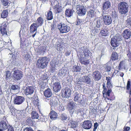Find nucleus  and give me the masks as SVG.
Segmentation results:
<instances>
[{
  "mask_svg": "<svg viewBox=\"0 0 131 131\" xmlns=\"http://www.w3.org/2000/svg\"><path fill=\"white\" fill-rule=\"evenodd\" d=\"M107 89L105 88L103 91V96L104 97H106L108 100L110 101H112L114 100L115 99V96L114 95H111V97H110V95L111 94V92H112L111 89H108L107 91Z\"/></svg>",
  "mask_w": 131,
  "mask_h": 131,
  "instance_id": "obj_9",
  "label": "nucleus"
},
{
  "mask_svg": "<svg viewBox=\"0 0 131 131\" xmlns=\"http://www.w3.org/2000/svg\"><path fill=\"white\" fill-rule=\"evenodd\" d=\"M113 38L118 42V41L122 40V38L121 35L117 34H116L115 36Z\"/></svg>",
  "mask_w": 131,
  "mask_h": 131,
  "instance_id": "obj_39",
  "label": "nucleus"
},
{
  "mask_svg": "<svg viewBox=\"0 0 131 131\" xmlns=\"http://www.w3.org/2000/svg\"><path fill=\"white\" fill-rule=\"evenodd\" d=\"M130 128L128 126H125L123 128V131H129Z\"/></svg>",
  "mask_w": 131,
  "mask_h": 131,
  "instance_id": "obj_53",
  "label": "nucleus"
},
{
  "mask_svg": "<svg viewBox=\"0 0 131 131\" xmlns=\"http://www.w3.org/2000/svg\"><path fill=\"white\" fill-rule=\"evenodd\" d=\"M127 24L128 25L131 27V19L128 20Z\"/></svg>",
  "mask_w": 131,
  "mask_h": 131,
  "instance_id": "obj_62",
  "label": "nucleus"
},
{
  "mask_svg": "<svg viewBox=\"0 0 131 131\" xmlns=\"http://www.w3.org/2000/svg\"><path fill=\"white\" fill-rule=\"evenodd\" d=\"M58 100L56 97H51L50 99L49 104L51 107L56 106L58 105Z\"/></svg>",
  "mask_w": 131,
  "mask_h": 131,
  "instance_id": "obj_15",
  "label": "nucleus"
},
{
  "mask_svg": "<svg viewBox=\"0 0 131 131\" xmlns=\"http://www.w3.org/2000/svg\"><path fill=\"white\" fill-rule=\"evenodd\" d=\"M9 126L6 119L2 120L0 122V131H5L8 128Z\"/></svg>",
  "mask_w": 131,
  "mask_h": 131,
  "instance_id": "obj_12",
  "label": "nucleus"
},
{
  "mask_svg": "<svg viewBox=\"0 0 131 131\" xmlns=\"http://www.w3.org/2000/svg\"><path fill=\"white\" fill-rule=\"evenodd\" d=\"M75 104L73 101H69L68 104V108L70 110L73 109L75 106Z\"/></svg>",
  "mask_w": 131,
  "mask_h": 131,
  "instance_id": "obj_33",
  "label": "nucleus"
},
{
  "mask_svg": "<svg viewBox=\"0 0 131 131\" xmlns=\"http://www.w3.org/2000/svg\"><path fill=\"white\" fill-rule=\"evenodd\" d=\"M24 131H34L30 127H26L24 129Z\"/></svg>",
  "mask_w": 131,
  "mask_h": 131,
  "instance_id": "obj_56",
  "label": "nucleus"
},
{
  "mask_svg": "<svg viewBox=\"0 0 131 131\" xmlns=\"http://www.w3.org/2000/svg\"><path fill=\"white\" fill-rule=\"evenodd\" d=\"M31 115L32 119H38L39 117L38 114L36 111H32L31 113Z\"/></svg>",
  "mask_w": 131,
  "mask_h": 131,
  "instance_id": "obj_38",
  "label": "nucleus"
},
{
  "mask_svg": "<svg viewBox=\"0 0 131 131\" xmlns=\"http://www.w3.org/2000/svg\"><path fill=\"white\" fill-rule=\"evenodd\" d=\"M6 78L7 79H8L9 78L11 75V74L9 71H6Z\"/></svg>",
  "mask_w": 131,
  "mask_h": 131,
  "instance_id": "obj_45",
  "label": "nucleus"
},
{
  "mask_svg": "<svg viewBox=\"0 0 131 131\" xmlns=\"http://www.w3.org/2000/svg\"><path fill=\"white\" fill-rule=\"evenodd\" d=\"M8 23L7 21H4L1 25L0 28V31L1 34L3 36H7V32L8 31Z\"/></svg>",
  "mask_w": 131,
  "mask_h": 131,
  "instance_id": "obj_8",
  "label": "nucleus"
},
{
  "mask_svg": "<svg viewBox=\"0 0 131 131\" xmlns=\"http://www.w3.org/2000/svg\"><path fill=\"white\" fill-rule=\"evenodd\" d=\"M124 61H122L119 63V66L117 67V69L119 70H121L122 66H123L124 64Z\"/></svg>",
  "mask_w": 131,
  "mask_h": 131,
  "instance_id": "obj_47",
  "label": "nucleus"
},
{
  "mask_svg": "<svg viewBox=\"0 0 131 131\" xmlns=\"http://www.w3.org/2000/svg\"><path fill=\"white\" fill-rule=\"evenodd\" d=\"M79 52L80 57L79 58V61L81 63L87 66L89 63V60H85V59L89 58L90 51L86 46L81 47L79 49Z\"/></svg>",
  "mask_w": 131,
  "mask_h": 131,
  "instance_id": "obj_2",
  "label": "nucleus"
},
{
  "mask_svg": "<svg viewBox=\"0 0 131 131\" xmlns=\"http://www.w3.org/2000/svg\"><path fill=\"white\" fill-rule=\"evenodd\" d=\"M106 86L107 88L108 89H111V88L112 86V82L109 83H107Z\"/></svg>",
  "mask_w": 131,
  "mask_h": 131,
  "instance_id": "obj_50",
  "label": "nucleus"
},
{
  "mask_svg": "<svg viewBox=\"0 0 131 131\" xmlns=\"http://www.w3.org/2000/svg\"><path fill=\"white\" fill-rule=\"evenodd\" d=\"M24 59L26 61H30V55L28 53H27L24 55Z\"/></svg>",
  "mask_w": 131,
  "mask_h": 131,
  "instance_id": "obj_42",
  "label": "nucleus"
},
{
  "mask_svg": "<svg viewBox=\"0 0 131 131\" xmlns=\"http://www.w3.org/2000/svg\"><path fill=\"white\" fill-rule=\"evenodd\" d=\"M34 88L32 86H28L25 90V93L26 95L32 94L34 91Z\"/></svg>",
  "mask_w": 131,
  "mask_h": 131,
  "instance_id": "obj_18",
  "label": "nucleus"
},
{
  "mask_svg": "<svg viewBox=\"0 0 131 131\" xmlns=\"http://www.w3.org/2000/svg\"><path fill=\"white\" fill-rule=\"evenodd\" d=\"M9 127L8 129V131H14V130L13 127L9 125Z\"/></svg>",
  "mask_w": 131,
  "mask_h": 131,
  "instance_id": "obj_60",
  "label": "nucleus"
},
{
  "mask_svg": "<svg viewBox=\"0 0 131 131\" xmlns=\"http://www.w3.org/2000/svg\"><path fill=\"white\" fill-rule=\"evenodd\" d=\"M106 80L107 81V83H109L111 82V78L110 77H106Z\"/></svg>",
  "mask_w": 131,
  "mask_h": 131,
  "instance_id": "obj_52",
  "label": "nucleus"
},
{
  "mask_svg": "<svg viewBox=\"0 0 131 131\" xmlns=\"http://www.w3.org/2000/svg\"><path fill=\"white\" fill-rule=\"evenodd\" d=\"M96 13L93 9H90L87 12V16L90 18H93L96 15Z\"/></svg>",
  "mask_w": 131,
  "mask_h": 131,
  "instance_id": "obj_26",
  "label": "nucleus"
},
{
  "mask_svg": "<svg viewBox=\"0 0 131 131\" xmlns=\"http://www.w3.org/2000/svg\"><path fill=\"white\" fill-rule=\"evenodd\" d=\"M82 112V110L81 108H79L75 111V113L77 114H78L80 113H81Z\"/></svg>",
  "mask_w": 131,
  "mask_h": 131,
  "instance_id": "obj_57",
  "label": "nucleus"
},
{
  "mask_svg": "<svg viewBox=\"0 0 131 131\" xmlns=\"http://www.w3.org/2000/svg\"><path fill=\"white\" fill-rule=\"evenodd\" d=\"M100 29L97 28L95 27L94 29L93 30V31H94V33L96 34L99 31Z\"/></svg>",
  "mask_w": 131,
  "mask_h": 131,
  "instance_id": "obj_55",
  "label": "nucleus"
},
{
  "mask_svg": "<svg viewBox=\"0 0 131 131\" xmlns=\"http://www.w3.org/2000/svg\"><path fill=\"white\" fill-rule=\"evenodd\" d=\"M2 5L4 6H8L10 3L9 0H1Z\"/></svg>",
  "mask_w": 131,
  "mask_h": 131,
  "instance_id": "obj_34",
  "label": "nucleus"
},
{
  "mask_svg": "<svg viewBox=\"0 0 131 131\" xmlns=\"http://www.w3.org/2000/svg\"><path fill=\"white\" fill-rule=\"evenodd\" d=\"M35 121L32 120L31 118L29 117L26 120V123L29 126H33L34 124Z\"/></svg>",
  "mask_w": 131,
  "mask_h": 131,
  "instance_id": "obj_36",
  "label": "nucleus"
},
{
  "mask_svg": "<svg viewBox=\"0 0 131 131\" xmlns=\"http://www.w3.org/2000/svg\"><path fill=\"white\" fill-rule=\"evenodd\" d=\"M79 52L80 57L79 58V61L81 63L87 66L89 63V60H85V59L89 58L90 51L86 46L81 47L79 49Z\"/></svg>",
  "mask_w": 131,
  "mask_h": 131,
  "instance_id": "obj_1",
  "label": "nucleus"
},
{
  "mask_svg": "<svg viewBox=\"0 0 131 131\" xmlns=\"http://www.w3.org/2000/svg\"><path fill=\"white\" fill-rule=\"evenodd\" d=\"M24 100L25 98L23 97L16 95L14 98V104L17 105L21 104Z\"/></svg>",
  "mask_w": 131,
  "mask_h": 131,
  "instance_id": "obj_13",
  "label": "nucleus"
},
{
  "mask_svg": "<svg viewBox=\"0 0 131 131\" xmlns=\"http://www.w3.org/2000/svg\"><path fill=\"white\" fill-rule=\"evenodd\" d=\"M18 86L17 85H13L11 87V89L13 90H15L17 89Z\"/></svg>",
  "mask_w": 131,
  "mask_h": 131,
  "instance_id": "obj_49",
  "label": "nucleus"
},
{
  "mask_svg": "<svg viewBox=\"0 0 131 131\" xmlns=\"http://www.w3.org/2000/svg\"><path fill=\"white\" fill-rule=\"evenodd\" d=\"M53 7L54 12L56 13H59L61 12L62 11V6L59 5V3L56 4Z\"/></svg>",
  "mask_w": 131,
  "mask_h": 131,
  "instance_id": "obj_20",
  "label": "nucleus"
},
{
  "mask_svg": "<svg viewBox=\"0 0 131 131\" xmlns=\"http://www.w3.org/2000/svg\"><path fill=\"white\" fill-rule=\"evenodd\" d=\"M83 22V20L82 19L77 18L76 21V25H79L82 24Z\"/></svg>",
  "mask_w": 131,
  "mask_h": 131,
  "instance_id": "obj_44",
  "label": "nucleus"
},
{
  "mask_svg": "<svg viewBox=\"0 0 131 131\" xmlns=\"http://www.w3.org/2000/svg\"><path fill=\"white\" fill-rule=\"evenodd\" d=\"M127 56L128 58V60L129 62H131V52L129 49L128 53L127 54Z\"/></svg>",
  "mask_w": 131,
  "mask_h": 131,
  "instance_id": "obj_43",
  "label": "nucleus"
},
{
  "mask_svg": "<svg viewBox=\"0 0 131 131\" xmlns=\"http://www.w3.org/2000/svg\"><path fill=\"white\" fill-rule=\"evenodd\" d=\"M62 94L64 98H68L70 97L71 93V89L67 87L63 89L62 91Z\"/></svg>",
  "mask_w": 131,
  "mask_h": 131,
  "instance_id": "obj_14",
  "label": "nucleus"
},
{
  "mask_svg": "<svg viewBox=\"0 0 131 131\" xmlns=\"http://www.w3.org/2000/svg\"><path fill=\"white\" fill-rule=\"evenodd\" d=\"M73 71L74 72H79L81 70V68L79 66L75 65L73 67Z\"/></svg>",
  "mask_w": 131,
  "mask_h": 131,
  "instance_id": "obj_41",
  "label": "nucleus"
},
{
  "mask_svg": "<svg viewBox=\"0 0 131 131\" xmlns=\"http://www.w3.org/2000/svg\"><path fill=\"white\" fill-rule=\"evenodd\" d=\"M8 9H5L3 11L1 14V17L3 18H5L7 16L8 12Z\"/></svg>",
  "mask_w": 131,
  "mask_h": 131,
  "instance_id": "obj_32",
  "label": "nucleus"
},
{
  "mask_svg": "<svg viewBox=\"0 0 131 131\" xmlns=\"http://www.w3.org/2000/svg\"><path fill=\"white\" fill-rule=\"evenodd\" d=\"M61 88V86L59 82H55L53 84V91L55 92L59 91Z\"/></svg>",
  "mask_w": 131,
  "mask_h": 131,
  "instance_id": "obj_21",
  "label": "nucleus"
},
{
  "mask_svg": "<svg viewBox=\"0 0 131 131\" xmlns=\"http://www.w3.org/2000/svg\"><path fill=\"white\" fill-rule=\"evenodd\" d=\"M37 21L39 26H41L43 23L44 20L42 17H40L37 18Z\"/></svg>",
  "mask_w": 131,
  "mask_h": 131,
  "instance_id": "obj_35",
  "label": "nucleus"
},
{
  "mask_svg": "<svg viewBox=\"0 0 131 131\" xmlns=\"http://www.w3.org/2000/svg\"><path fill=\"white\" fill-rule=\"evenodd\" d=\"M50 118L52 120L56 119L58 117V114L57 113L54 111H51L49 114Z\"/></svg>",
  "mask_w": 131,
  "mask_h": 131,
  "instance_id": "obj_23",
  "label": "nucleus"
},
{
  "mask_svg": "<svg viewBox=\"0 0 131 131\" xmlns=\"http://www.w3.org/2000/svg\"><path fill=\"white\" fill-rule=\"evenodd\" d=\"M92 124L91 121L89 120L85 121L82 125L83 128L85 129H89L91 127Z\"/></svg>",
  "mask_w": 131,
  "mask_h": 131,
  "instance_id": "obj_17",
  "label": "nucleus"
},
{
  "mask_svg": "<svg viewBox=\"0 0 131 131\" xmlns=\"http://www.w3.org/2000/svg\"><path fill=\"white\" fill-rule=\"evenodd\" d=\"M80 97V96L79 94H76L74 96V100L75 102L78 101Z\"/></svg>",
  "mask_w": 131,
  "mask_h": 131,
  "instance_id": "obj_48",
  "label": "nucleus"
},
{
  "mask_svg": "<svg viewBox=\"0 0 131 131\" xmlns=\"http://www.w3.org/2000/svg\"><path fill=\"white\" fill-rule=\"evenodd\" d=\"M37 24L34 23L32 24L30 27V32L31 33H33L37 30Z\"/></svg>",
  "mask_w": 131,
  "mask_h": 131,
  "instance_id": "obj_27",
  "label": "nucleus"
},
{
  "mask_svg": "<svg viewBox=\"0 0 131 131\" xmlns=\"http://www.w3.org/2000/svg\"><path fill=\"white\" fill-rule=\"evenodd\" d=\"M74 11L73 9H66L65 12L66 16L68 17H70L72 16Z\"/></svg>",
  "mask_w": 131,
  "mask_h": 131,
  "instance_id": "obj_24",
  "label": "nucleus"
},
{
  "mask_svg": "<svg viewBox=\"0 0 131 131\" xmlns=\"http://www.w3.org/2000/svg\"><path fill=\"white\" fill-rule=\"evenodd\" d=\"M60 118L61 120L64 121L66 120L67 119V116L66 114H61Z\"/></svg>",
  "mask_w": 131,
  "mask_h": 131,
  "instance_id": "obj_46",
  "label": "nucleus"
},
{
  "mask_svg": "<svg viewBox=\"0 0 131 131\" xmlns=\"http://www.w3.org/2000/svg\"><path fill=\"white\" fill-rule=\"evenodd\" d=\"M63 48L62 46H61L58 48H57V50L59 51H61L63 50Z\"/></svg>",
  "mask_w": 131,
  "mask_h": 131,
  "instance_id": "obj_59",
  "label": "nucleus"
},
{
  "mask_svg": "<svg viewBox=\"0 0 131 131\" xmlns=\"http://www.w3.org/2000/svg\"><path fill=\"white\" fill-rule=\"evenodd\" d=\"M55 69V65H54V66L53 67H52L51 68V70L52 71H54Z\"/></svg>",
  "mask_w": 131,
  "mask_h": 131,
  "instance_id": "obj_64",
  "label": "nucleus"
},
{
  "mask_svg": "<svg viewBox=\"0 0 131 131\" xmlns=\"http://www.w3.org/2000/svg\"><path fill=\"white\" fill-rule=\"evenodd\" d=\"M93 78L95 81H98L100 80L102 77L101 73L99 71L95 70L92 74Z\"/></svg>",
  "mask_w": 131,
  "mask_h": 131,
  "instance_id": "obj_11",
  "label": "nucleus"
},
{
  "mask_svg": "<svg viewBox=\"0 0 131 131\" xmlns=\"http://www.w3.org/2000/svg\"><path fill=\"white\" fill-rule=\"evenodd\" d=\"M82 79L83 81L87 84H89L91 82L90 78L88 76H84L82 77Z\"/></svg>",
  "mask_w": 131,
  "mask_h": 131,
  "instance_id": "obj_31",
  "label": "nucleus"
},
{
  "mask_svg": "<svg viewBox=\"0 0 131 131\" xmlns=\"http://www.w3.org/2000/svg\"><path fill=\"white\" fill-rule=\"evenodd\" d=\"M48 78L46 74L42 75L38 81L39 86L41 89H44L48 83Z\"/></svg>",
  "mask_w": 131,
  "mask_h": 131,
  "instance_id": "obj_5",
  "label": "nucleus"
},
{
  "mask_svg": "<svg viewBox=\"0 0 131 131\" xmlns=\"http://www.w3.org/2000/svg\"><path fill=\"white\" fill-rule=\"evenodd\" d=\"M58 29L61 34L67 33L70 30V27L67 24L62 22L58 24L57 26Z\"/></svg>",
  "mask_w": 131,
  "mask_h": 131,
  "instance_id": "obj_4",
  "label": "nucleus"
},
{
  "mask_svg": "<svg viewBox=\"0 0 131 131\" xmlns=\"http://www.w3.org/2000/svg\"><path fill=\"white\" fill-rule=\"evenodd\" d=\"M52 81L53 82H56V81H57V80H58L57 77L54 75L52 77Z\"/></svg>",
  "mask_w": 131,
  "mask_h": 131,
  "instance_id": "obj_51",
  "label": "nucleus"
},
{
  "mask_svg": "<svg viewBox=\"0 0 131 131\" xmlns=\"http://www.w3.org/2000/svg\"><path fill=\"white\" fill-rule=\"evenodd\" d=\"M111 6V3L108 1H106L103 3L102 8L105 10L109 8Z\"/></svg>",
  "mask_w": 131,
  "mask_h": 131,
  "instance_id": "obj_25",
  "label": "nucleus"
},
{
  "mask_svg": "<svg viewBox=\"0 0 131 131\" xmlns=\"http://www.w3.org/2000/svg\"><path fill=\"white\" fill-rule=\"evenodd\" d=\"M123 35L124 38L127 39L129 38L131 35V32L128 29L125 30L123 33Z\"/></svg>",
  "mask_w": 131,
  "mask_h": 131,
  "instance_id": "obj_22",
  "label": "nucleus"
},
{
  "mask_svg": "<svg viewBox=\"0 0 131 131\" xmlns=\"http://www.w3.org/2000/svg\"><path fill=\"white\" fill-rule=\"evenodd\" d=\"M71 52V51L70 50L67 51L65 53V55L66 56H69Z\"/></svg>",
  "mask_w": 131,
  "mask_h": 131,
  "instance_id": "obj_61",
  "label": "nucleus"
},
{
  "mask_svg": "<svg viewBox=\"0 0 131 131\" xmlns=\"http://www.w3.org/2000/svg\"><path fill=\"white\" fill-rule=\"evenodd\" d=\"M8 43L5 42H3L1 43L2 46L0 47V48H2L3 47H5V45H6Z\"/></svg>",
  "mask_w": 131,
  "mask_h": 131,
  "instance_id": "obj_54",
  "label": "nucleus"
},
{
  "mask_svg": "<svg viewBox=\"0 0 131 131\" xmlns=\"http://www.w3.org/2000/svg\"><path fill=\"white\" fill-rule=\"evenodd\" d=\"M108 29L107 27H105L104 29L100 31L99 34L100 36H106L108 35Z\"/></svg>",
  "mask_w": 131,
  "mask_h": 131,
  "instance_id": "obj_19",
  "label": "nucleus"
},
{
  "mask_svg": "<svg viewBox=\"0 0 131 131\" xmlns=\"http://www.w3.org/2000/svg\"><path fill=\"white\" fill-rule=\"evenodd\" d=\"M103 20L105 24L107 25L111 24L112 21L111 17L107 15L103 16Z\"/></svg>",
  "mask_w": 131,
  "mask_h": 131,
  "instance_id": "obj_16",
  "label": "nucleus"
},
{
  "mask_svg": "<svg viewBox=\"0 0 131 131\" xmlns=\"http://www.w3.org/2000/svg\"><path fill=\"white\" fill-rule=\"evenodd\" d=\"M44 95L46 97H50L52 95L51 89L49 88L46 90L44 92Z\"/></svg>",
  "mask_w": 131,
  "mask_h": 131,
  "instance_id": "obj_28",
  "label": "nucleus"
},
{
  "mask_svg": "<svg viewBox=\"0 0 131 131\" xmlns=\"http://www.w3.org/2000/svg\"><path fill=\"white\" fill-rule=\"evenodd\" d=\"M111 43L112 46L114 47H116L119 45L118 42L113 38L111 39Z\"/></svg>",
  "mask_w": 131,
  "mask_h": 131,
  "instance_id": "obj_30",
  "label": "nucleus"
},
{
  "mask_svg": "<svg viewBox=\"0 0 131 131\" xmlns=\"http://www.w3.org/2000/svg\"><path fill=\"white\" fill-rule=\"evenodd\" d=\"M46 18L48 20H50L53 18V16L52 12L51 11H49L47 13Z\"/></svg>",
  "mask_w": 131,
  "mask_h": 131,
  "instance_id": "obj_37",
  "label": "nucleus"
},
{
  "mask_svg": "<svg viewBox=\"0 0 131 131\" xmlns=\"http://www.w3.org/2000/svg\"><path fill=\"white\" fill-rule=\"evenodd\" d=\"M98 126V124L97 123H94V128L93 129V130L94 131L96 130V129L97 128V127Z\"/></svg>",
  "mask_w": 131,
  "mask_h": 131,
  "instance_id": "obj_58",
  "label": "nucleus"
},
{
  "mask_svg": "<svg viewBox=\"0 0 131 131\" xmlns=\"http://www.w3.org/2000/svg\"><path fill=\"white\" fill-rule=\"evenodd\" d=\"M101 26V24H98L97 23V24L96 25V27L98 28H100Z\"/></svg>",
  "mask_w": 131,
  "mask_h": 131,
  "instance_id": "obj_63",
  "label": "nucleus"
},
{
  "mask_svg": "<svg viewBox=\"0 0 131 131\" xmlns=\"http://www.w3.org/2000/svg\"><path fill=\"white\" fill-rule=\"evenodd\" d=\"M118 56L116 52H114L112 54L111 60L113 61L116 60L118 59Z\"/></svg>",
  "mask_w": 131,
  "mask_h": 131,
  "instance_id": "obj_29",
  "label": "nucleus"
},
{
  "mask_svg": "<svg viewBox=\"0 0 131 131\" xmlns=\"http://www.w3.org/2000/svg\"><path fill=\"white\" fill-rule=\"evenodd\" d=\"M13 73L12 74V78L14 80L17 81L21 79L23 76L21 71L15 68L13 69Z\"/></svg>",
  "mask_w": 131,
  "mask_h": 131,
  "instance_id": "obj_7",
  "label": "nucleus"
},
{
  "mask_svg": "<svg viewBox=\"0 0 131 131\" xmlns=\"http://www.w3.org/2000/svg\"><path fill=\"white\" fill-rule=\"evenodd\" d=\"M46 57L40 58L37 61L36 66L39 68L43 69L45 68L48 63Z\"/></svg>",
  "mask_w": 131,
  "mask_h": 131,
  "instance_id": "obj_3",
  "label": "nucleus"
},
{
  "mask_svg": "<svg viewBox=\"0 0 131 131\" xmlns=\"http://www.w3.org/2000/svg\"><path fill=\"white\" fill-rule=\"evenodd\" d=\"M77 12L79 16H83L85 15L86 10L83 5H77L76 6Z\"/></svg>",
  "mask_w": 131,
  "mask_h": 131,
  "instance_id": "obj_10",
  "label": "nucleus"
},
{
  "mask_svg": "<svg viewBox=\"0 0 131 131\" xmlns=\"http://www.w3.org/2000/svg\"><path fill=\"white\" fill-rule=\"evenodd\" d=\"M70 124H69L70 126L71 127L75 128L76 127L77 124L76 122L72 121H70Z\"/></svg>",
  "mask_w": 131,
  "mask_h": 131,
  "instance_id": "obj_40",
  "label": "nucleus"
},
{
  "mask_svg": "<svg viewBox=\"0 0 131 131\" xmlns=\"http://www.w3.org/2000/svg\"><path fill=\"white\" fill-rule=\"evenodd\" d=\"M127 4L124 2H121L119 4L118 8L119 13L122 14H125L128 11Z\"/></svg>",
  "mask_w": 131,
  "mask_h": 131,
  "instance_id": "obj_6",
  "label": "nucleus"
}]
</instances>
